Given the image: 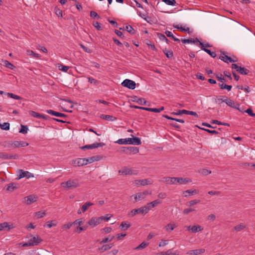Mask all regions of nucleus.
Instances as JSON below:
<instances>
[{
  "instance_id": "obj_1",
  "label": "nucleus",
  "mask_w": 255,
  "mask_h": 255,
  "mask_svg": "<svg viewBox=\"0 0 255 255\" xmlns=\"http://www.w3.org/2000/svg\"><path fill=\"white\" fill-rule=\"evenodd\" d=\"M166 183L170 185L172 184H186L191 181L187 178L182 177H170L166 179Z\"/></svg>"
},
{
  "instance_id": "obj_2",
  "label": "nucleus",
  "mask_w": 255,
  "mask_h": 255,
  "mask_svg": "<svg viewBox=\"0 0 255 255\" xmlns=\"http://www.w3.org/2000/svg\"><path fill=\"white\" fill-rule=\"evenodd\" d=\"M61 186L69 189L76 188L80 186L79 180L78 179H69L67 181L62 182Z\"/></svg>"
},
{
  "instance_id": "obj_3",
  "label": "nucleus",
  "mask_w": 255,
  "mask_h": 255,
  "mask_svg": "<svg viewBox=\"0 0 255 255\" xmlns=\"http://www.w3.org/2000/svg\"><path fill=\"white\" fill-rule=\"evenodd\" d=\"M147 213L148 209L145 208V207L142 206L139 208L132 210L128 214V216L129 217H132L136 214H141L144 215Z\"/></svg>"
},
{
  "instance_id": "obj_4",
  "label": "nucleus",
  "mask_w": 255,
  "mask_h": 255,
  "mask_svg": "<svg viewBox=\"0 0 255 255\" xmlns=\"http://www.w3.org/2000/svg\"><path fill=\"white\" fill-rule=\"evenodd\" d=\"M123 87H127L129 89L133 90L135 88L136 83L133 81L129 79H125L122 83Z\"/></svg>"
},
{
  "instance_id": "obj_5",
  "label": "nucleus",
  "mask_w": 255,
  "mask_h": 255,
  "mask_svg": "<svg viewBox=\"0 0 255 255\" xmlns=\"http://www.w3.org/2000/svg\"><path fill=\"white\" fill-rule=\"evenodd\" d=\"M104 220V217H93L88 222V224L93 227L100 224Z\"/></svg>"
},
{
  "instance_id": "obj_6",
  "label": "nucleus",
  "mask_w": 255,
  "mask_h": 255,
  "mask_svg": "<svg viewBox=\"0 0 255 255\" xmlns=\"http://www.w3.org/2000/svg\"><path fill=\"white\" fill-rule=\"evenodd\" d=\"M105 144L103 142H95L92 144H87L84 146L80 147V148L82 149H93L98 148L99 147H102L104 146Z\"/></svg>"
},
{
  "instance_id": "obj_7",
  "label": "nucleus",
  "mask_w": 255,
  "mask_h": 255,
  "mask_svg": "<svg viewBox=\"0 0 255 255\" xmlns=\"http://www.w3.org/2000/svg\"><path fill=\"white\" fill-rule=\"evenodd\" d=\"M37 197L34 195L25 197L23 199V202L27 205H30L31 203L36 201Z\"/></svg>"
},
{
  "instance_id": "obj_8",
  "label": "nucleus",
  "mask_w": 255,
  "mask_h": 255,
  "mask_svg": "<svg viewBox=\"0 0 255 255\" xmlns=\"http://www.w3.org/2000/svg\"><path fill=\"white\" fill-rule=\"evenodd\" d=\"M131 136L132 137L128 138V144L137 145L141 144V142L139 138L134 137L133 135H131Z\"/></svg>"
},
{
  "instance_id": "obj_9",
  "label": "nucleus",
  "mask_w": 255,
  "mask_h": 255,
  "mask_svg": "<svg viewBox=\"0 0 255 255\" xmlns=\"http://www.w3.org/2000/svg\"><path fill=\"white\" fill-rule=\"evenodd\" d=\"M119 173H121L124 175L136 174L137 172L136 170H132L130 168L125 167L122 170L119 171Z\"/></svg>"
},
{
  "instance_id": "obj_10",
  "label": "nucleus",
  "mask_w": 255,
  "mask_h": 255,
  "mask_svg": "<svg viewBox=\"0 0 255 255\" xmlns=\"http://www.w3.org/2000/svg\"><path fill=\"white\" fill-rule=\"evenodd\" d=\"M134 184L137 186L142 185L145 186L147 185H150L152 183L151 181L148 179L142 180H135L134 181Z\"/></svg>"
},
{
  "instance_id": "obj_11",
  "label": "nucleus",
  "mask_w": 255,
  "mask_h": 255,
  "mask_svg": "<svg viewBox=\"0 0 255 255\" xmlns=\"http://www.w3.org/2000/svg\"><path fill=\"white\" fill-rule=\"evenodd\" d=\"M19 173V179L26 177L27 178H29L30 177H33L34 176L33 174L28 171H24L22 169L18 170Z\"/></svg>"
},
{
  "instance_id": "obj_12",
  "label": "nucleus",
  "mask_w": 255,
  "mask_h": 255,
  "mask_svg": "<svg viewBox=\"0 0 255 255\" xmlns=\"http://www.w3.org/2000/svg\"><path fill=\"white\" fill-rule=\"evenodd\" d=\"M219 59L225 62L228 63V61L230 62H235L237 61V59H233L231 57L227 56L224 52H221V55Z\"/></svg>"
},
{
  "instance_id": "obj_13",
  "label": "nucleus",
  "mask_w": 255,
  "mask_h": 255,
  "mask_svg": "<svg viewBox=\"0 0 255 255\" xmlns=\"http://www.w3.org/2000/svg\"><path fill=\"white\" fill-rule=\"evenodd\" d=\"M73 164L75 166H84L87 164L86 158H79L73 161Z\"/></svg>"
},
{
  "instance_id": "obj_14",
  "label": "nucleus",
  "mask_w": 255,
  "mask_h": 255,
  "mask_svg": "<svg viewBox=\"0 0 255 255\" xmlns=\"http://www.w3.org/2000/svg\"><path fill=\"white\" fill-rule=\"evenodd\" d=\"M18 156L17 154L9 155L6 153L0 152V158L4 160H9L11 159H17Z\"/></svg>"
},
{
  "instance_id": "obj_15",
  "label": "nucleus",
  "mask_w": 255,
  "mask_h": 255,
  "mask_svg": "<svg viewBox=\"0 0 255 255\" xmlns=\"http://www.w3.org/2000/svg\"><path fill=\"white\" fill-rule=\"evenodd\" d=\"M161 203V201L158 199L155 200L152 202L148 203L146 206H144L148 209V212L152 208Z\"/></svg>"
},
{
  "instance_id": "obj_16",
  "label": "nucleus",
  "mask_w": 255,
  "mask_h": 255,
  "mask_svg": "<svg viewBox=\"0 0 255 255\" xmlns=\"http://www.w3.org/2000/svg\"><path fill=\"white\" fill-rule=\"evenodd\" d=\"M29 114L30 116L33 117H35V118H38V119H40V118H42V119H43L45 120H48V118H49V116H47V115H41L38 113H37V112H35L34 111H29Z\"/></svg>"
},
{
  "instance_id": "obj_17",
  "label": "nucleus",
  "mask_w": 255,
  "mask_h": 255,
  "mask_svg": "<svg viewBox=\"0 0 255 255\" xmlns=\"http://www.w3.org/2000/svg\"><path fill=\"white\" fill-rule=\"evenodd\" d=\"M205 250L204 249L190 250L186 253L188 255H199L205 253Z\"/></svg>"
},
{
  "instance_id": "obj_18",
  "label": "nucleus",
  "mask_w": 255,
  "mask_h": 255,
  "mask_svg": "<svg viewBox=\"0 0 255 255\" xmlns=\"http://www.w3.org/2000/svg\"><path fill=\"white\" fill-rule=\"evenodd\" d=\"M183 114L189 115H193V116H197V114L196 113L193 112V111H189L185 110H179L177 113H172L171 115H182Z\"/></svg>"
},
{
  "instance_id": "obj_19",
  "label": "nucleus",
  "mask_w": 255,
  "mask_h": 255,
  "mask_svg": "<svg viewBox=\"0 0 255 255\" xmlns=\"http://www.w3.org/2000/svg\"><path fill=\"white\" fill-rule=\"evenodd\" d=\"M224 102L226 103V104L228 106H229L233 108H234V109L238 108V107H239V104L235 103L234 101L231 100L229 98H228L227 97H226V99H225L224 100Z\"/></svg>"
},
{
  "instance_id": "obj_20",
  "label": "nucleus",
  "mask_w": 255,
  "mask_h": 255,
  "mask_svg": "<svg viewBox=\"0 0 255 255\" xmlns=\"http://www.w3.org/2000/svg\"><path fill=\"white\" fill-rule=\"evenodd\" d=\"M199 45L201 46V49L207 52L208 54H209L212 57L215 58L216 57V54L215 52H212L208 49L205 48L204 44L203 43L201 42H199Z\"/></svg>"
},
{
  "instance_id": "obj_21",
  "label": "nucleus",
  "mask_w": 255,
  "mask_h": 255,
  "mask_svg": "<svg viewBox=\"0 0 255 255\" xmlns=\"http://www.w3.org/2000/svg\"><path fill=\"white\" fill-rule=\"evenodd\" d=\"M28 145V143L23 141H13V148L19 147H25Z\"/></svg>"
},
{
  "instance_id": "obj_22",
  "label": "nucleus",
  "mask_w": 255,
  "mask_h": 255,
  "mask_svg": "<svg viewBox=\"0 0 255 255\" xmlns=\"http://www.w3.org/2000/svg\"><path fill=\"white\" fill-rule=\"evenodd\" d=\"M46 112L52 116H54L57 117H61V118H65L66 117V115L64 114L60 113L54 111H53L52 110H48L46 111Z\"/></svg>"
},
{
  "instance_id": "obj_23",
  "label": "nucleus",
  "mask_w": 255,
  "mask_h": 255,
  "mask_svg": "<svg viewBox=\"0 0 255 255\" xmlns=\"http://www.w3.org/2000/svg\"><path fill=\"white\" fill-rule=\"evenodd\" d=\"M6 191L8 192H12L17 188L16 184L15 183H10L5 186Z\"/></svg>"
},
{
  "instance_id": "obj_24",
  "label": "nucleus",
  "mask_w": 255,
  "mask_h": 255,
  "mask_svg": "<svg viewBox=\"0 0 255 255\" xmlns=\"http://www.w3.org/2000/svg\"><path fill=\"white\" fill-rule=\"evenodd\" d=\"M30 243L32 244V246L37 245L40 243L42 240L38 236H34L31 239L29 240Z\"/></svg>"
},
{
  "instance_id": "obj_25",
  "label": "nucleus",
  "mask_w": 255,
  "mask_h": 255,
  "mask_svg": "<svg viewBox=\"0 0 255 255\" xmlns=\"http://www.w3.org/2000/svg\"><path fill=\"white\" fill-rule=\"evenodd\" d=\"M179 252L178 250L173 251V249H170L161 253V255H179Z\"/></svg>"
},
{
  "instance_id": "obj_26",
  "label": "nucleus",
  "mask_w": 255,
  "mask_h": 255,
  "mask_svg": "<svg viewBox=\"0 0 255 255\" xmlns=\"http://www.w3.org/2000/svg\"><path fill=\"white\" fill-rule=\"evenodd\" d=\"M133 102H136L137 104L140 105H146V101L144 98H137V97H135L134 98Z\"/></svg>"
},
{
  "instance_id": "obj_27",
  "label": "nucleus",
  "mask_w": 255,
  "mask_h": 255,
  "mask_svg": "<svg viewBox=\"0 0 255 255\" xmlns=\"http://www.w3.org/2000/svg\"><path fill=\"white\" fill-rule=\"evenodd\" d=\"M142 110L149 111V112H152L155 113H159L161 111H163L164 110V107H162L160 108L157 109V108H142Z\"/></svg>"
},
{
  "instance_id": "obj_28",
  "label": "nucleus",
  "mask_w": 255,
  "mask_h": 255,
  "mask_svg": "<svg viewBox=\"0 0 255 255\" xmlns=\"http://www.w3.org/2000/svg\"><path fill=\"white\" fill-rule=\"evenodd\" d=\"M181 41L183 43H195V42H200L197 38H196L195 39H181Z\"/></svg>"
},
{
  "instance_id": "obj_29",
  "label": "nucleus",
  "mask_w": 255,
  "mask_h": 255,
  "mask_svg": "<svg viewBox=\"0 0 255 255\" xmlns=\"http://www.w3.org/2000/svg\"><path fill=\"white\" fill-rule=\"evenodd\" d=\"M203 230V228H202L201 226L199 225H196L192 226L191 232L193 233H196L202 231Z\"/></svg>"
},
{
  "instance_id": "obj_30",
  "label": "nucleus",
  "mask_w": 255,
  "mask_h": 255,
  "mask_svg": "<svg viewBox=\"0 0 255 255\" xmlns=\"http://www.w3.org/2000/svg\"><path fill=\"white\" fill-rule=\"evenodd\" d=\"M198 172L202 175L207 176L211 173V171L205 168H202L198 170Z\"/></svg>"
},
{
  "instance_id": "obj_31",
  "label": "nucleus",
  "mask_w": 255,
  "mask_h": 255,
  "mask_svg": "<svg viewBox=\"0 0 255 255\" xmlns=\"http://www.w3.org/2000/svg\"><path fill=\"white\" fill-rule=\"evenodd\" d=\"M211 124H216V125H218L219 126H227V127H230V125L228 124V123H222V122H221L218 120H212L211 122H210Z\"/></svg>"
},
{
  "instance_id": "obj_32",
  "label": "nucleus",
  "mask_w": 255,
  "mask_h": 255,
  "mask_svg": "<svg viewBox=\"0 0 255 255\" xmlns=\"http://www.w3.org/2000/svg\"><path fill=\"white\" fill-rule=\"evenodd\" d=\"M165 34H166V35L168 37H171V38L173 39V40H174L175 41H177V42H180V40L177 38H176L174 35L171 32L169 31H168V30H166L165 32Z\"/></svg>"
},
{
  "instance_id": "obj_33",
  "label": "nucleus",
  "mask_w": 255,
  "mask_h": 255,
  "mask_svg": "<svg viewBox=\"0 0 255 255\" xmlns=\"http://www.w3.org/2000/svg\"><path fill=\"white\" fill-rule=\"evenodd\" d=\"M112 247H113V244L105 245H103L102 247L99 248V250L101 252H104L106 251L110 250V249L112 248Z\"/></svg>"
},
{
  "instance_id": "obj_34",
  "label": "nucleus",
  "mask_w": 255,
  "mask_h": 255,
  "mask_svg": "<svg viewBox=\"0 0 255 255\" xmlns=\"http://www.w3.org/2000/svg\"><path fill=\"white\" fill-rule=\"evenodd\" d=\"M100 158L98 156H94L91 157L86 158L87 164L91 163L95 161H98Z\"/></svg>"
},
{
  "instance_id": "obj_35",
  "label": "nucleus",
  "mask_w": 255,
  "mask_h": 255,
  "mask_svg": "<svg viewBox=\"0 0 255 255\" xmlns=\"http://www.w3.org/2000/svg\"><path fill=\"white\" fill-rule=\"evenodd\" d=\"M237 72L243 75H247L249 73V70L244 67L240 66L239 69L237 70Z\"/></svg>"
},
{
  "instance_id": "obj_36",
  "label": "nucleus",
  "mask_w": 255,
  "mask_h": 255,
  "mask_svg": "<svg viewBox=\"0 0 255 255\" xmlns=\"http://www.w3.org/2000/svg\"><path fill=\"white\" fill-rule=\"evenodd\" d=\"M219 86L220 87V89L222 90L227 89L228 91H231L232 88V86L231 85H228L224 84V83L222 84L219 83Z\"/></svg>"
},
{
  "instance_id": "obj_37",
  "label": "nucleus",
  "mask_w": 255,
  "mask_h": 255,
  "mask_svg": "<svg viewBox=\"0 0 255 255\" xmlns=\"http://www.w3.org/2000/svg\"><path fill=\"white\" fill-rule=\"evenodd\" d=\"M130 226V224H127L125 222H122L119 227V228L122 230H126Z\"/></svg>"
},
{
  "instance_id": "obj_38",
  "label": "nucleus",
  "mask_w": 255,
  "mask_h": 255,
  "mask_svg": "<svg viewBox=\"0 0 255 255\" xmlns=\"http://www.w3.org/2000/svg\"><path fill=\"white\" fill-rule=\"evenodd\" d=\"M144 197V193H142V192L138 193L134 196L135 202L143 199Z\"/></svg>"
},
{
  "instance_id": "obj_39",
  "label": "nucleus",
  "mask_w": 255,
  "mask_h": 255,
  "mask_svg": "<svg viewBox=\"0 0 255 255\" xmlns=\"http://www.w3.org/2000/svg\"><path fill=\"white\" fill-rule=\"evenodd\" d=\"M2 146L5 148H13V141H5L3 143Z\"/></svg>"
},
{
  "instance_id": "obj_40",
  "label": "nucleus",
  "mask_w": 255,
  "mask_h": 255,
  "mask_svg": "<svg viewBox=\"0 0 255 255\" xmlns=\"http://www.w3.org/2000/svg\"><path fill=\"white\" fill-rule=\"evenodd\" d=\"M176 227V226L174 224H168L165 227V228L167 232H171Z\"/></svg>"
},
{
  "instance_id": "obj_41",
  "label": "nucleus",
  "mask_w": 255,
  "mask_h": 255,
  "mask_svg": "<svg viewBox=\"0 0 255 255\" xmlns=\"http://www.w3.org/2000/svg\"><path fill=\"white\" fill-rule=\"evenodd\" d=\"M93 204L91 202H87L86 203H85L82 206V212H85L88 209V208L93 205Z\"/></svg>"
},
{
  "instance_id": "obj_42",
  "label": "nucleus",
  "mask_w": 255,
  "mask_h": 255,
  "mask_svg": "<svg viewBox=\"0 0 255 255\" xmlns=\"http://www.w3.org/2000/svg\"><path fill=\"white\" fill-rule=\"evenodd\" d=\"M126 149L128 150L130 152H133L134 153H137L139 151L137 147L133 146L126 147Z\"/></svg>"
},
{
  "instance_id": "obj_43",
  "label": "nucleus",
  "mask_w": 255,
  "mask_h": 255,
  "mask_svg": "<svg viewBox=\"0 0 255 255\" xmlns=\"http://www.w3.org/2000/svg\"><path fill=\"white\" fill-rule=\"evenodd\" d=\"M125 29L128 32L132 35L134 34L135 33V30L129 25H127Z\"/></svg>"
},
{
  "instance_id": "obj_44",
  "label": "nucleus",
  "mask_w": 255,
  "mask_h": 255,
  "mask_svg": "<svg viewBox=\"0 0 255 255\" xmlns=\"http://www.w3.org/2000/svg\"><path fill=\"white\" fill-rule=\"evenodd\" d=\"M148 244V243H147L145 242H143L139 246H138L137 247L135 248L134 250H139L143 249L147 246Z\"/></svg>"
},
{
  "instance_id": "obj_45",
  "label": "nucleus",
  "mask_w": 255,
  "mask_h": 255,
  "mask_svg": "<svg viewBox=\"0 0 255 255\" xmlns=\"http://www.w3.org/2000/svg\"><path fill=\"white\" fill-rule=\"evenodd\" d=\"M27 54L29 56H32V57L36 58H39V56L38 54L34 53L32 50H27Z\"/></svg>"
},
{
  "instance_id": "obj_46",
  "label": "nucleus",
  "mask_w": 255,
  "mask_h": 255,
  "mask_svg": "<svg viewBox=\"0 0 255 255\" xmlns=\"http://www.w3.org/2000/svg\"><path fill=\"white\" fill-rule=\"evenodd\" d=\"M114 238H115V237L113 236H109L108 237L103 239V240L100 243L101 244L111 242L114 239Z\"/></svg>"
},
{
  "instance_id": "obj_47",
  "label": "nucleus",
  "mask_w": 255,
  "mask_h": 255,
  "mask_svg": "<svg viewBox=\"0 0 255 255\" xmlns=\"http://www.w3.org/2000/svg\"><path fill=\"white\" fill-rule=\"evenodd\" d=\"M163 52L168 58H171L173 56V52L171 50L168 51L165 49L163 50Z\"/></svg>"
},
{
  "instance_id": "obj_48",
  "label": "nucleus",
  "mask_w": 255,
  "mask_h": 255,
  "mask_svg": "<svg viewBox=\"0 0 255 255\" xmlns=\"http://www.w3.org/2000/svg\"><path fill=\"white\" fill-rule=\"evenodd\" d=\"M115 143H117L119 144H128V138L119 139L117 141H115Z\"/></svg>"
},
{
  "instance_id": "obj_49",
  "label": "nucleus",
  "mask_w": 255,
  "mask_h": 255,
  "mask_svg": "<svg viewBox=\"0 0 255 255\" xmlns=\"http://www.w3.org/2000/svg\"><path fill=\"white\" fill-rule=\"evenodd\" d=\"M163 117L168 119V120H170L171 121H177V122L182 123H183L184 122V121L183 120L173 118L170 117L167 115H163Z\"/></svg>"
},
{
  "instance_id": "obj_50",
  "label": "nucleus",
  "mask_w": 255,
  "mask_h": 255,
  "mask_svg": "<svg viewBox=\"0 0 255 255\" xmlns=\"http://www.w3.org/2000/svg\"><path fill=\"white\" fill-rule=\"evenodd\" d=\"M57 224V222L55 220H52L50 221H48L46 223L47 227L48 228H51L53 226H55Z\"/></svg>"
},
{
  "instance_id": "obj_51",
  "label": "nucleus",
  "mask_w": 255,
  "mask_h": 255,
  "mask_svg": "<svg viewBox=\"0 0 255 255\" xmlns=\"http://www.w3.org/2000/svg\"><path fill=\"white\" fill-rule=\"evenodd\" d=\"M159 38L162 40L165 41L167 43H169V40L166 37V36L162 33H158Z\"/></svg>"
},
{
  "instance_id": "obj_52",
  "label": "nucleus",
  "mask_w": 255,
  "mask_h": 255,
  "mask_svg": "<svg viewBox=\"0 0 255 255\" xmlns=\"http://www.w3.org/2000/svg\"><path fill=\"white\" fill-rule=\"evenodd\" d=\"M101 118L107 121H113L114 119H115L114 117L110 115H102Z\"/></svg>"
},
{
  "instance_id": "obj_53",
  "label": "nucleus",
  "mask_w": 255,
  "mask_h": 255,
  "mask_svg": "<svg viewBox=\"0 0 255 255\" xmlns=\"http://www.w3.org/2000/svg\"><path fill=\"white\" fill-rule=\"evenodd\" d=\"M245 226L243 224H241L240 225H238L236 226H235L234 227V229L237 231V232H239L242 230H243L244 228H245Z\"/></svg>"
},
{
  "instance_id": "obj_54",
  "label": "nucleus",
  "mask_w": 255,
  "mask_h": 255,
  "mask_svg": "<svg viewBox=\"0 0 255 255\" xmlns=\"http://www.w3.org/2000/svg\"><path fill=\"white\" fill-rule=\"evenodd\" d=\"M4 64L6 67L10 69H13L15 67L13 64H12L11 63H10L7 60H5L4 61Z\"/></svg>"
},
{
  "instance_id": "obj_55",
  "label": "nucleus",
  "mask_w": 255,
  "mask_h": 255,
  "mask_svg": "<svg viewBox=\"0 0 255 255\" xmlns=\"http://www.w3.org/2000/svg\"><path fill=\"white\" fill-rule=\"evenodd\" d=\"M7 95L11 98L15 99V100H21V98L17 95H16L13 93H8Z\"/></svg>"
},
{
  "instance_id": "obj_56",
  "label": "nucleus",
  "mask_w": 255,
  "mask_h": 255,
  "mask_svg": "<svg viewBox=\"0 0 255 255\" xmlns=\"http://www.w3.org/2000/svg\"><path fill=\"white\" fill-rule=\"evenodd\" d=\"M200 202V200H191L190 201H189L187 204H188V205L189 206H193L198 203H199Z\"/></svg>"
},
{
  "instance_id": "obj_57",
  "label": "nucleus",
  "mask_w": 255,
  "mask_h": 255,
  "mask_svg": "<svg viewBox=\"0 0 255 255\" xmlns=\"http://www.w3.org/2000/svg\"><path fill=\"white\" fill-rule=\"evenodd\" d=\"M162 1L169 5H174L176 3V1L175 0H162Z\"/></svg>"
},
{
  "instance_id": "obj_58",
  "label": "nucleus",
  "mask_w": 255,
  "mask_h": 255,
  "mask_svg": "<svg viewBox=\"0 0 255 255\" xmlns=\"http://www.w3.org/2000/svg\"><path fill=\"white\" fill-rule=\"evenodd\" d=\"M46 215L45 211H38L35 213V216H37V218H40L43 217Z\"/></svg>"
},
{
  "instance_id": "obj_59",
  "label": "nucleus",
  "mask_w": 255,
  "mask_h": 255,
  "mask_svg": "<svg viewBox=\"0 0 255 255\" xmlns=\"http://www.w3.org/2000/svg\"><path fill=\"white\" fill-rule=\"evenodd\" d=\"M216 77L217 79V80L220 81L221 83H224L226 82L225 79L222 77V75L221 74H217L216 75Z\"/></svg>"
},
{
  "instance_id": "obj_60",
  "label": "nucleus",
  "mask_w": 255,
  "mask_h": 255,
  "mask_svg": "<svg viewBox=\"0 0 255 255\" xmlns=\"http://www.w3.org/2000/svg\"><path fill=\"white\" fill-rule=\"evenodd\" d=\"M72 223H68L67 224H64L62 226V229L64 230H67L68 229H69L72 226Z\"/></svg>"
},
{
  "instance_id": "obj_61",
  "label": "nucleus",
  "mask_w": 255,
  "mask_h": 255,
  "mask_svg": "<svg viewBox=\"0 0 255 255\" xmlns=\"http://www.w3.org/2000/svg\"><path fill=\"white\" fill-rule=\"evenodd\" d=\"M90 16L97 19L100 18V16L97 14V13L94 11H90Z\"/></svg>"
},
{
  "instance_id": "obj_62",
  "label": "nucleus",
  "mask_w": 255,
  "mask_h": 255,
  "mask_svg": "<svg viewBox=\"0 0 255 255\" xmlns=\"http://www.w3.org/2000/svg\"><path fill=\"white\" fill-rule=\"evenodd\" d=\"M187 193L189 194V195H193V194H196L198 193V191L197 190H187L184 192V193Z\"/></svg>"
},
{
  "instance_id": "obj_63",
  "label": "nucleus",
  "mask_w": 255,
  "mask_h": 255,
  "mask_svg": "<svg viewBox=\"0 0 255 255\" xmlns=\"http://www.w3.org/2000/svg\"><path fill=\"white\" fill-rule=\"evenodd\" d=\"M93 25L98 30H102V28H101V23H99V22H98L97 21L93 22Z\"/></svg>"
},
{
  "instance_id": "obj_64",
  "label": "nucleus",
  "mask_w": 255,
  "mask_h": 255,
  "mask_svg": "<svg viewBox=\"0 0 255 255\" xmlns=\"http://www.w3.org/2000/svg\"><path fill=\"white\" fill-rule=\"evenodd\" d=\"M245 112L248 114L250 116L255 117V114L253 113V110L251 108H249L245 111Z\"/></svg>"
}]
</instances>
